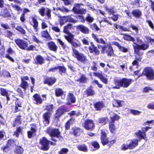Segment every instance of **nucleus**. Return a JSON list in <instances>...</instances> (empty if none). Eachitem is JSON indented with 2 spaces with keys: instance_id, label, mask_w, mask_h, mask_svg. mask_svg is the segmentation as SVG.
I'll use <instances>...</instances> for the list:
<instances>
[{
  "instance_id": "7c9ffc66",
  "label": "nucleus",
  "mask_w": 154,
  "mask_h": 154,
  "mask_svg": "<svg viewBox=\"0 0 154 154\" xmlns=\"http://www.w3.org/2000/svg\"><path fill=\"white\" fill-rule=\"evenodd\" d=\"M14 144V141L13 140H9L7 144V146L5 147L4 149H3V151L6 152L7 149L8 147H10L11 146L13 145Z\"/></svg>"
},
{
  "instance_id": "0e129e2a",
  "label": "nucleus",
  "mask_w": 154,
  "mask_h": 154,
  "mask_svg": "<svg viewBox=\"0 0 154 154\" xmlns=\"http://www.w3.org/2000/svg\"><path fill=\"white\" fill-rule=\"evenodd\" d=\"M53 106L52 104L48 105L46 106V109L48 111H52L53 109Z\"/></svg>"
},
{
  "instance_id": "a878e982",
  "label": "nucleus",
  "mask_w": 154,
  "mask_h": 154,
  "mask_svg": "<svg viewBox=\"0 0 154 154\" xmlns=\"http://www.w3.org/2000/svg\"><path fill=\"white\" fill-rule=\"evenodd\" d=\"M22 108V105L21 103L18 101L15 102V109L16 112L20 111Z\"/></svg>"
},
{
  "instance_id": "9b49d317",
  "label": "nucleus",
  "mask_w": 154,
  "mask_h": 154,
  "mask_svg": "<svg viewBox=\"0 0 154 154\" xmlns=\"http://www.w3.org/2000/svg\"><path fill=\"white\" fill-rule=\"evenodd\" d=\"M122 87L127 88L130 85L132 80L131 79L123 78L121 80Z\"/></svg>"
},
{
  "instance_id": "5fc2aeb1",
  "label": "nucleus",
  "mask_w": 154,
  "mask_h": 154,
  "mask_svg": "<svg viewBox=\"0 0 154 154\" xmlns=\"http://www.w3.org/2000/svg\"><path fill=\"white\" fill-rule=\"evenodd\" d=\"M130 111L131 113L134 115H139L141 112V111L134 109H131Z\"/></svg>"
},
{
  "instance_id": "6ab92c4d",
  "label": "nucleus",
  "mask_w": 154,
  "mask_h": 154,
  "mask_svg": "<svg viewBox=\"0 0 154 154\" xmlns=\"http://www.w3.org/2000/svg\"><path fill=\"white\" fill-rule=\"evenodd\" d=\"M48 47L49 49L54 52L56 51L57 49V47L55 44L53 42H51L48 43Z\"/></svg>"
},
{
  "instance_id": "69168bd1",
  "label": "nucleus",
  "mask_w": 154,
  "mask_h": 154,
  "mask_svg": "<svg viewBox=\"0 0 154 154\" xmlns=\"http://www.w3.org/2000/svg\"><path fill=\"white\" fill-rule=\"evenodd\" d=\"M70 43L75 47H77L80 46V44L79 43H76L75 42L72 41Z\"/></svg>"
},
{
  "instance_id": "3c124183",
  "label": "nucleus",
  "mask_w": 154,
  "mask_h": 154,
  "mask_svg": "<svg viewBox=\"0 0 154 154\" xmlns=\"http://www.w3.org/2000/svg\"><path fill=\"white\" fill-rule=\"evenodd\" d=\"M114 26L116 27V29H120L122 30L125 31L126 30V29L124 28L122 26L116 24H114Z\"/></svg>"
},
{
  "instance_id": "f704fd0d",
  "label": "nucleus",
  "mask_w": 154,
  "mask_h": 154,
  "mask_svg": "<svg viewBox=\"0 0 154 154\" xmlns=\"http://www.w3.org/2000/svg\"><path fill=\"white\" fill-rule=\"evenodd\" d=\"M33 22V26L34 29L37 31L38 30L37 28L38 26V23L37 20L34 17H32Z\"/></svg>"
},
{
  "instance_id": "774afa93",
  "label": "nucleus",
  "mask_w": 154,
  "mask_h": 154,
  "mask_svg": "<svg viewBox=\"0 0 154 154\" xmlns=\"http://www.w3.org/2000/svg\"><path fill=\"white\" fill-rule=\"evenodd\" d=\"M147 107L149 109L154 110V103L149 104L147 106Z\"/></svg>"
},
{
  "instance_id": "b1692460",
  "label": "nucleus",
  "mask_w": 154,
  "mask_h": 154,
  "mask_svg": "<svg viewBox=\"0 0 154 154\" xmlns=\"http://www.w3.org/2000/svg\"><path fill=\"white\" fill-rule=\"evenodd\" d=\"M104 106L103 104L101 102L97 103L94 104V107L97 110H100Z\"/></svg>"
},
{
  "instance_id": "4d7b16f0",
  "label": "nucleus",
  "mask_w": 154,
  "mask_h": 154,
  "mask_svg": "<svg viewBox=\"0 0 154 154\" xmlns=\"http://www.w3.org/2000/svg\"><path fill=\"white\" fill-rule=\"evenodd\" d=\"M87 93L88 95H92L95 94L94 91L91 88L88 90Z\"/></svg>"
},
{
  "instance_id": "c756f323",
  "label": "nucleus",
  "mask_w": 154,
  "mask_h": 154,
  "mask_svg": "<svg viewBox=\"0 0 154 154\" xmlns=\"http://www.w3.org/2000/svg\"><path fill=\"white\" fill-rule=\"evenodd\" d=\"M67 34L68 35L65 36V38L68 42L70 43L72 41L73 35L71 33H67Z\"/></svg>"
},
{
  "instance_id": "58836bf2",
  "label": "nucleus",
  "mask_w": 154,
  "mask_h": 154,
  "mask_svg": "<svg viewBox=\"0 0 154 154\" xmlns=\"http://www.w3.org/2000/svg\"><path fill=\"white\" fill-rule=\"evenodd\" d=\"M63 92L61 89L57 88L55 90V94L57 96H60L63 94Z\"/></svg>"
},
{
  "instance_id": "e2e57ef3",
  "label": "nucleus",
  "mask_w": 154,
  "mask_h": 154,
  "mask_svg": "<svg viewBox=\"0 0 154 154\" xmlns=\"http://www.w3.org/2000/svg\"><path fill=\"white\" fill-rule=\"evenodd\" d=\"M130 27L133 30H134L136 32H138V28L137 26L131 24L130 25Z\"/></svg>"
},
{
  "instance_id": "338daca9",
  "label": "nucleus",
  "mask_w": 154,
  "mask_h": 154,
  "mask_svg": "<svg viewBox=\"0 0 154 154\" xmlns=\"http://www.w3.org/2000/svg\"><path fill=\"white\" fill-rule=\"evenodd\" d=\"M21 116H17L15 120V123L16 124H20L21 123V121L20 119V117Z\"/></svg>"
},
{
  "instance_id": "9d476101",
  "label": "nucleus",
  "mask_w": 154,
  "mask_h": 154,
  "mask_svg": "<svg viewBox=\"0 0 154 154\" xmlns=\"http://www.w3.org/2000/svg\"><path fill=\"white\" fill-rule=\"evenodd\" d=\"M129 149H133L134 148L138 145V140L136 139L128 140V141Z\"/></svg>"
},
{
  "instance_id": "a18cd8bd",
  "label": "nucleus",
  "mask_w": 154,
  "mask_h": 154,
  "mask_svg": "<svg viewBox=\"0 0 154 154\" xmlns=\"http://www.w3.org/2000/svg\"><path fill=\"white\" fill-rule=\"evenodd\" d=\"M23 152V149L21 147L18 146L17 147L15 151V153L19 154H21Z\"/></svg>"
},
{
  "instance_id": "603ef678",
  "label": "nucleus",
  "mask_w": 154,
  "mask_h": 154,
  "mask_svg": "<svg viewBox=\"0 0 154 154\" xmlns=\"http://www.w3.org/2000/svg\"><path fill=\"white\" fill-rule=\"evenodd\" d=\"M22 130V128L19 127L18 128L16 131L14 132V135L16 136L17 137H18L19 136V134L20 133Z\"/></svg>"
},
{
  "instance_id": "4be33fe9",
  "label": "nucleus",
  "mask_w": 154,
  "mask_h": 154,
  "mask_svg": "<svg viewBox=\"0 0 154 154\" xmlns=\"http://www.w3.org/2000/svg\"><path fill=\"white\" fill-rule=\"evenodd\" d=\"M134 44L136 45H133V46L134 49V53L136 54L135 55L137 56L138 55L139 56H140V53L139 52V50L140 48L139 45H137L135 42H134Z\"/></svg>"
},
{
  "instance_id": "72a5a7b5",
  "label": "nucleus",
  "mask_w": 154,
  "mask_h": 154,
  "mask_svg": "<svg viewBox=\"0 0 154 154\" xmlns=\"http://www.w3.org/2000/svg\"><path fill=\"white\" fill-rule=\"evenodd\" d=\"M123 38L125 40L130 41L133 42L135 41V39L133 37L127 34L124 35Z\"/></svg>"
},
{
  "instance_id": "bb28decb",
  "label": "nucleus",
  "mask_w": 154,
  "mask_h": 154,
  "mask_svg": "<svg viewBox=\"0 0 154 154\" xmlns=\"http://www.w3.org/2000/svg\"><path fill=\"white\" fill-rule=\"evenodd\" d=\"M93 37L94 40L98 43H100L103 44H105V41L103 38H99L98 36L95 35H93Z\"/></svg>"
},
{
  "instance_id": "473e14b6",
  "label": "nucleus",
  "mask_w": 154,
  "mask_h": 154,
  "mask_svg": "<svg viewBox=\"0 0 154 154\" xmlns=\"http://www.w3.org/2000/svg\"><path fill=\"white\" fill-rule=\"evenodd\" d=\"M72 27V25L71 24H69L64 27L63 32L66 34L70 33L69 31V30L71 29Z\"/></svg>"
},
{
  "instance_id": "8fccbe9b",
  "label": "nucleus",
  "mask_w": 154,
  "mask_h": 154,
  "mask_svg": "<svg viewBox=\"0 0 154 154\" xmlns=\"http://www.w3.org/2000/svg\"><path fill=\"white\" fill-rule=\"evenodd\" d=\"M141 49L143 50H146L149 47V45L148 44H143L141 45H139Z\"/></svg>"
},
{
  "instance_id": "37998d69",
  "label": "nucleus",
  "mask_w": 154,
  "mask_h": 154,
  "mask_svg": "<svg viewBox=\"0 0 154 154\" xmlns=\"http://www.w3.org/2000/svg\"><path fill=\"white\" fill-rule=\"evenodd\" d=\"M21 87L24 90H25L29 86V85L27 82H26L25 81H23L21 84Z\"/></svg>"
},
{
  "instance_id": "423d86ee",
  "label": "nucleus",
  "mask_w": 154,
  "mask_h": 154,
  "mask_svg": "<svg viewBox=\"0 0 154 154\" xmlns=\"http://www.w3.org/2000/svg\"><path fill=\"white\" fill-rule=\"evenodd\" d=\"M15 42L17 45L22 49L25 50L28 47V43L25 40L17 39L15 40Z\"/></svg>"
},
{
  "instance_id": "2eb2a0df",
  "label": "nucleus",
  "mask_w": 154,
  "mask_h": 154,
  "mask_svg": "<svg viewBox=\"0 0 154 154\" xmlns=\"http://www.w3.org/2000/svg\"><path fill=\"white\" fill-rule=\"evenodd\" d=\"M76 28L77 29L80 30L82 32L85 33H88L89 32L88 29L84 26L80 25L76 26Z\"/></svg>"
},
{
  "instance_id": "de8ad7c7",
  "label": "nucleus",
  "mask_w": 154,
  "mask_h": 154,
  "mask_svg": "<svg viewBox=\"0 0 154 154\" xmlns=\"http://www.w3.org/2000/svg\"><path fill=\"white\" fill-rule=\"evenodd\" d=\"M16 29L19 31L22 34L25 35L26 33V31L21 26H17Z\"/></svg>"
},
{
  "instance_id": "cd10ccee",
  "label": "nucleus",
  "mask_w": 154,
  "mask_h": 154,
  "mask_svg": "<svg viewBox=\"0 0 154 154\" xmlns=\"http://www.w3.org/2000/svg\"><path fill=\"white\" fill-rule=\"evenodd\" d=\"M56 82V79L54 78H48L45 81V83L48 84L49 85H52Z\"/></svg>"
},
{
  "instance_id": "a211bd4d",
  "label": "nucleus",
  "mask_w": 154,
  "mask_h": 154,
  "mask_svg": "<svg viewBox=\"0 0 154 154\" xmlns=\"http://www.w3.org/2000/svg\"><path fill=\"white\" fill-rule=\"evenodd\" d=\"M57 69L59 70L61 74L62 75L63 74L65 73L66 72V69L64 67L58 66L50 69H49L50 71L54 72L55 70Z\"/></svg>"
},
{
  "instance_id": "13d9d810",
  "label": "nucleus",
  "mask_w": 154,
  "mask_h": 154,
  "mask_svg": "<svg viewBox=\"0 0 154 154\" xmlns=\"http://www.w3.org/2000/svg\"><path fill=\"white\" fill-rule=\"evenodd\" d=\"M101 139L106 138V134L105 130L103 129L101 130Z\"/></svg>"
},
{
  "instance_id": "dca6fc26",
  "label": "nucleus",
  "mask_w": 154,
  "mask_h": 154,
  "mask_svg": "<svg viewBox=\"0 0 154 154\" xmlns=\"http://www.w3.org/2000/svg\"><path fill=\"white\" fill-rule=\"evenodd\" d=\"M45 59L43 57L40 55L36 56L35 60V63L37 64H42L44 62Z\"/></svg>"
},
{
  "instance_id": "412c9836",
  "label": "nucleus",
  "mask_w": 154,
  "mask_h": 154,
  "mask_svg": "<svg viewBox=\"0 0 154 154\" xmlns=\"http://www.w3.org/2000/svg\"><path fill=\"white\" fill-rule=\"evenodd\" d=\"M101 141L103 145H105L107 144L109 145L112 144L115 142V140H112L109 141L107 138H103L101 139Z\"/></svg>"
},
{
  "instance_id": "f8f14e48",
  "label": "nucleus",
  "mask_w": 154,
  "mask_h": 154,
  "mask_svg": "<svg viewBox=\"0 0 154 154\" xmlns=\"http://www.w3.org/2000/svg\"><path fill=\"white\" fill-rule=\"evenodd\" d=\"M67 21H70L71 22L75 23L76 21L73 19L72 18L69 17H63L60 19V24L61 25H62L64 23Z\"/></svg>"
},
{
  "instance_id": "bf43d9fd",
  "label": "nucleus",
  "mask_w": 154,
  "mask_h": 154,
  "mask_svg": "<svg viewBox=\"0 0 154 154\" xmlns=\"http://www.w3.org/2000/svg\"><path fill=\"white\" fill-rule=\"evenodd\" d=\"M91 144L94 148L96 149H98L100 147L99 143L96 141L92 142Z\"/></svg>"
},
{
  "instance_id": "e433bc0d",
  "label": "nucleus",
  "mask_w": 154,
  "mask_h": 154,
  "mask_svg": "<svg viewBox=\"0 0 154 154\" xmlns=\"http://www.w3.org/2000/svg\"><path fill=\"white\" fill-rule=\"evenodd\" d=\"M41 34L42 37L45 38L48 40L51 39V37L47 31H43L42 32Z\"/></svg>"
},
{
  "instance_id": "ddd939ff",
  "label": "nucleus",
  "mask_w": 154,
  "mask_h": 154,
  "mask_svg": "<svg viewBox=\"0 0 154 154\" xmlns=\"http://www.w3.org/2000/svg\"><path fill=\"white\" fill-rule=\"evenodd\" d=\"M91 46L89 47V50L91 53H94L96 55H98L100 54V51L97 49L96 47L92 43H91Z\"/></svg>"
},
{
  "instance_id": "f3484780",
  "label": "nucleus",
  "mask_w": 154,
  "mask_h": 154,
  "mask_svg": "<svg viewBox=\"0 0 154 154\" xmlns=\"http://www.w3.org/2000/svg\"><path fill=\"white\" fill-rule=\"evenodd\" d=\"M32 126L31 127L30 130L28 131V137L30 138L32 137L33 134H35L37 128L34 125H32Z\"/></svg>"
},
{
  "instance_id": "09e8293b",
  "label": "nucleus",
  "mask_w": 154,
  "mask_h": 154,
  "mask_svg": "<svg viewBox=\"0 0 154 154\" xmlns=\"http://www.w3.org/2000/svg\"><path fill=\"white\" fill-rule=\"evenodd\" d=\"M100 79L103 83L105 84H107L108 83V79L107 78H105L103 75L100 78Z\"/></svg>"
},
{
  "instance_id": "a19ab883",
  "label": "nucleus",
  "mask_w": 154,
  "mask_h": 154,
  "mask_svg": "<svg viewBox=\"0 0 154 154\" xmlns=\"http://www.w3.org/2000/svg\"><path fill=\"white\" fill-rule=\"evenodd\" d=\"M132 14L134 17H138L141 15V12L140 10H133Z\"/></svg>"
},
{
  "instance_id": "39448f33",
  "label": "nucleus",
  "mask_w": 154,
  "mask_h": 154,
  "mask_svg": "<svg viewBox=\"0 0 154 154\" xmlns=\"http://www.w3.org/2000/svg\"><path fill=\"white\" fill-rule=\"evenodd\" d=\"M83 127L85 129L88 130H92L94 127V125L93 121L91 119L86 120L83 125Z\"/></svg>"
},
{
  "instance_id": "4c0bfd02",
  "label": "nucleus",
  "mask_w": 154,
  "mask_h": 154,
  "mask_svg": "<svg viewBox=\"0 0 154 154\" xmlns=\"http://www.w3.org/2000/svg\"><path fill=\"white\" fill-rule=\"evenodd\" d=\"M73 119H71L66 122L65 124V128L66 129L68 130L69 128L70 125L73 123Z\"/></svg>"
},
{
  "instance_id": "c85d7f7f",
  "label": "nucleus",
  "mask_w": 154,
  "mask_h": 154,
  "mask_svg": "<svg viewBox=\"0 0 154 154\" xmlns=\"http://www.w3.org/2000/svg\"><path fill=\"white\" fill-rule=\"evenodd\" d=\"M87 80L88 79L85 75L82 74L81 75L80 78L77 80V81L80 82L86 83Z\"/></svg>"
},
{
  "instance_id": "393cba45",
  "label": "nucleus",
  "mask_w": 154,
  "mask_h": 154,
  "mask_svg": "<svg viewBox=\"0 0 154 154\" xmlns=\"http://www.w3.org/2000/svg\"><path fill=\"white\" fill-rule=\"evenodd\" d=\"M64 111L61 108L58 109L57 111V112L54 115L55 118L58 119L63 114Z\"/></svg>"
},
{
  "instance_id": "864d4df0",
  "label": "nucleus",
  "mask_w": 154,
  "mask_h": 154,
  "mask_svg": "<svg viewBox=\"0 0 154 154\" xmlns=\"http://www.w3.org/2000/svg\"><path fill=\"white\" fill-rule=\"evenodd\" d=\"M92 83L93 84H96L97 85L98 87L100 88H102L103 85L100 84L98 81L97 80H93L92 82Z\"/></svg>"
},
{
  "instance_id": "6e6552de",
  "label": "nucleus",
  "mask_w": 154,
  "mask_h": 154,
  "mask_svg": "<svg viewBox=\"0 0 154 154\" xmlns=\"http://www.w3.org/2000/svg\"><path fill=\"white\" fill-rule=\"evenodd\" d=\"M50 142L45 137H43L40 140V143L42 146L41 147L42 149L43 150H47L49 149V143Z\"/></svg>"
},
{
  "instance_id": "680f3d73",
  "label": "nucleus",
  "mask_w": 154,
  "mask_h": 154,
  "mask_svg": "<svg viewBox=\"0 0 154 154\" xmlns=\"http://www.w3.org/2000/svg\"><path fill=\"white\" fill-rule=\"evenodd\" d=\"M93 74L95 76L98 77L99 79L103 75L101 72H94Z\"/></svg>"
},
{
  "instance_id": "2f4dec72",
  "label": "nucleus",
  "mask_w": 154,
  "mask_h": 154,
  "mask_svg": "<svg viewBox=\"0 0 154 154\" xmlns=\"http://www.w3.org/2000/svg\"><path fill=\"white\" fill-rule=\"evenodd\" d=\"M78 149L80 151H83L85 152L87 151V149L86 146L85 144L79 145L77 146Z\"/></svg>"
},
{
  "instance_id": "4468645a",
  "label": "nucleus",
  "mask_w": 154,
  "mask_h": 154,
  "mask_svg": "<svg viewBox=\"0 0 154 154\" xmlns=\"http://www.w3.org/2000/svg\"><path fill=\"white\" fill-rule=\"evenodd\" d=\"M33 100L35 101V103L37 104H41L43 102L40 96L38 94H35L33 96Z\"/></svg>"
},
{
  "instance_id": "f03ea898",
  "label": "nucleus",
  "mask_w": 154,
  "mask_h": 154,
  "mask_svg": "<svg viewBox=\"0 0 154 154\" xmlns=\"http://www.w3.org/2000/svg\"><path fill=\"white\" fill-rule=\"evenodd\" d=\"M47 133L52 137L51 140L54 141H56L57 140L54 138L53 137L57 138L61 137L60 135V132L57 129L50 127L46 130Z\"/></svg>"
},
{
  "instance_id": "052dcab7",
  "label": "nucleus",
  "mask_w": 154,
  "mask_h": 154,
  "mask_svg": "<svg viewBox=\"0 0 154 154\" xmlns=\"http://www.w3.org/2000/svg\"><path fill=\"white\" fill-rule=\"evenodd\" d=\"M58 41L59 44L61 45L63 48L65 49L66 47V45L60 39H58Z\"/></svg>"
},
{
  "instance_id": "5701e85b",
  "label": "nucleus",
  "mask_w": 154,
  "mask_h": 154,
  "mask_svg": "<svg viewBox=\"0 0 154 154\" xmlns=\"http://www.w3.org/2000/svg\"><path fill=\"white\" fill-rule=\"evenodd\" d=\"M51 114L49 112H47L43 114V117L44 119L45 122L47 124L49 123V119L50 116Z\"/></svg>"
},
{
  "instance_id": "79ce46f5",
  "label": "nucleus",
  "mask_w": 154,
  "mask_h": 154,
  "mask_svg": "<svg viewBox=\"0 0 154 154\" xmlns=\"http://www.w3.org/2000/svg\"><path fill=\"white\" fill-rule=\"evenodd\" d=\"M129 149V147L128 143V141L124 143L121 146V149L123 150H126Z\"/></svg>"
},
{
  "instance_id": "0eeeda50",
  "label": "nucleus",
  "mask_w": 154,
  "mask_h": 154,
  "mask_svg": "<svg viewBox=\"0 0 154 154\" xmlns=\"http://www.w3.org/2000/svg\"><path fill=\"white\" fill-rule=\"evenodd\" d=\"M150 128L149 127L142 128V130L144 132H142L141 131L139 130L135 133L136 136L140 138H142L145 140H146L147 139L144 132L147 131L148 129Z\"/></svg>"
},
{
  "instance_id": "1a4fd4ad",
  "label": "nucleus",
  "mask_w": 154,
  "mask_h": 154,
  "mask_svg": "<svg viewBox=\"0 0 154 154\" xmlns=\"http://www.w3.org/2000/svg\"><path fill=\"white\" fill-rule=\"evenodd\" d=\"M76 101L75 98L73 94L69 92L67 94L66 98V104L69 105L71 103H74Z\"/></svg>"
},
{
  "instance_id": "ea45409f",
  "label": "nucleus",
  "mask_w": 154,
  "mask_h": 154,
  "mask_svg": "<svg viewBox=\"0 0 154 154\" xmlns=\"http://www.w3.org/2000/svg\"><path fill=\"white\" fill-rule=\"evenodd\" d=\"M114 123L113 122H110L109 124V129L111 132L114 133L115 128L114 125Z\"/></svg>"
},
{
  "instance_id": "6e6d98bb",
  "label": "nucleus",
  "mask_w": 154,
  "mask_h": 154,
  "mask_svg": "<svg viewBox=\"0 0 154 154\" xmlns=\"http://www.w3.org/2000/svg\"><path fill=\"white\" fill-rule=\"evenodd\" d=\"M1 93L3 96H7L8 95L7 91L3 88H1Z\"/></svg>"
},
{
  "instance_id": "20e7f679",
  "label": "nucleus",
  "mask_w": 154,
  "mask_h": 154,
  "mask_svg": "<svg viewBox=\"0 0 154 154\" xmlns=\"http://www.w3.org/2000/svg\"><path fill=\"white\" fill-rule=\"evenodd\" d=\"M143 75L146 76L149 79L152 80L154 79V71L150 67H146L144 69L142 72Z\"/></svg>"
},
{
  "instance_id": "7ed1b4c3",
  "label": "nucleus",
  "mask_w": 154,
  "mask_h": 154,
  "mask_svg": "<svg viewBox=\"0 0 154 154\" xmlns=\"http://www.w3.org/2000/svg\"><path fill=\"white\" fill-rule=\"evenodd\" d=\"M98 48L101 49V52L103 53L106 52L109 56H111L113 54V50L110 44H107L103 46L98 45Z\"/></svg>"
},
{
  "instance_id": "c9c22d12",
  "label": "nucleus",
  "mask_w": 154,
  "mask_h": 154,
  "mask_svg": "<svg viewBox=\"0 0 154 154\" xmlns=\"http://www.w3.org/2000/svg\"><path fill=\"white\" fill-rule=\"evenodd\" d=\"M115 83L116 86L114 87L113 88L119 89L120 86L122 87L121 80H116Z\"/></svg>"
},
{
  "instance_id": "49530a36",
  "label": "nucleus",
  "mask_w": 154,
  "mask_h": 154,
  "mask_svg": "<svg viewBox=\"0 0 154 154\" xmlns=\"http://www.w3.org/2000/svg\"><path fill=\"white\" fill-rule=\"evenodd\" d=\"M110 118L111 119V122L114 123L115 121L119 120L120 118V117L117 115L114 114L113 116H111Z\"/></svg>"
},
{
  "instance_id": "aec40b11",
  "label": "nucleus",
  "mask_w": 154,
  "mask_h": 154,
  "mask_svg": "<svg viewBox=\"0 0 154 154\" xmlns=\"http://www.w3.org/2000/svg\"><path fill=\"white\" fill-rule=\"evenodd\" d=\"M135 60H134L132 63V66L130 67V69H132L134 66H136L135 68H137L138 67V63L137 60L140 61L142 59L141 57H138L137 55H135Z\"/></svg>"
},
{
  "instance_id": "c03bdc74",
  "label": "nucleus",
  "mask_w": 154,
  "mask_h": 154,
  "mask_svg": "<svg viewBox=\"0 0 154 154\" xmlns=\"http://www.w3.org/2000/svg\"><path fill=\"white\" fill-rule=\"evenodd\" d=\"M111 10H109L108 12L109 13L110 17L114 21H116L118 19V15H116L113 14L112 13H110L111 12Z\"/></svg>"
},
{
  "instance_id": "f257e3e1",
  "label": "nucleus",
  "mask_w": 154,
  "mask_h": 154,
  "mask_svg": "<svg viewBox=\"0 0 154 154\" xmlns=\"http://www.w3.org/2000/svg\"><path fill=\"white\" fill-rule=\"evenodd\" d=\"M73 55L77 58L78 60L87 65H89L90 62L87 59L86 56L84 55V54L79 52L75 49H73Z\"/></svg>"
}]
</instances>
